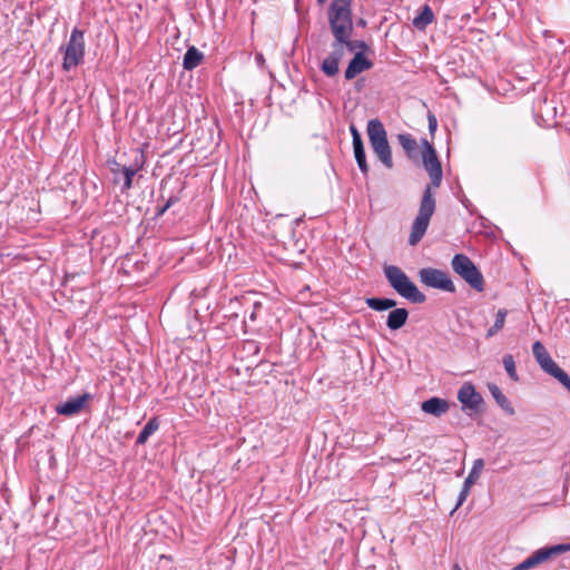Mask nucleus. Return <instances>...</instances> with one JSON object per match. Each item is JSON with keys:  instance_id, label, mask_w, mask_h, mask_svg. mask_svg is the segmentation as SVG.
<instances>
[{"instance_id": "obj_1", "label": "nucleus", "mask_w": 570, "mask_h": 570, "mask_svg": "<svg viewBox=\"0 0 570 570\" xmlns=\"http://www.w3.org/2000/svg\"><path fill=\"white\" fill-rule=\"evenodd\" d=\"M423 165L430 175L431 184L428 185L426 188L424 189L419 208V214L412 225V230L409 237V243L412 246L416 245L423 238L429 227L431 217L433 216L436 206L433 196V189L440 187L443 176L441 163L438 159L435 149L432 147V145L429 144L428 140H423Z\"/></svg>"}, {"instance_id": "obj_2", "label": "nucleus", "mask_w": 570, "mask_h": 570, "mask_svg": "<svg viewBox=\"0 0 570 570\" xmlns=\"http://www.w3.org/2000/svg\"><path fill=\"white\" fill-rule=\"evenodd\" d=\"M352 0H333L328 9V22L335 40L352 41Z\"/></svg>"}, {"instance_id": "obj_3", "label": "nucleus", "mask_w": 570, "mask_h": 570, "mask_svg": "<svg viewBox=\"0 0 570 570\" xmlns=\"http://www.w3.org/2000/svg\"><path fill=\"white\" fill-rule=\"evenodd\" d=\"M384 275L389 284L402 297L412 303H423L426 297L419 291L416 285L409 278V276L397 266L387 265L384 267Z\"/></svg>"}, {"instance_id": "obj_4", "label": "nucleus", "mask_w": 570, "mask_h": 570, "mask_svg": "<svg viewBox=\"0 0 570 570\" xmlns=\"http://www.w3.org/2000/svg\"><path fill=\"white\" fill-rule=\"evenodd\" d=\"M366 131L374 154L386 168H392V151L383 124L379 119H371L367 122Z\"/></svg>"}, {"instance_id": "obj_5", "label": "nucleus", "mask_w": 570, "mask_h": 570, "mask_svg": "<svg viewBox=\"0 0 570 570\" xmlns=\"http://www.w3.org/2000/svg\"><path fill=\"white\" fill-rule=\"evenodd\" d=\"M356 49H367L364 41H338L334 39L331 52L323 59L321 70L327 77H334L338 73L340 61L344 57L346 50L354 51Z\"/></svg>"}, {"instance_id": "obj_6", "label": "nucleus", "mask_w": 570, "mask_h": 570, "mask_svg": "<svg viewBox=\"0 0 570 570\" xmlns=\"http://www.w3.org/2000/svg\"><path fill=\"white\" fill-rule=\"evenodd\" d=\"M63 51L62 68L69 71L83 61L85 57V37L83 32L77 28L71 31L68 43L60 48Z\"/></svg>"}, {"instance_id": "obj_7", "label": "nucleus", "mask_w": 570, "mask_h": 570, "mask_svg": "<svg viewBox=\"0 0 570 570\" xmlns=\"http://www.w3.org/2000/svg\"><path fill=\"white\" fill-rule=\"evenodd\" d=\"M452 268L459 274L472 288L482 292L484 288L483 276L475 264L465 255L456 254L452 258Z\"/></svg>"}, {"instance_id": "obj_8", "label": "nucleus", "mask_w": 570, "mask_h": 570, "mask_svg": "<svg viewBox=\"0 0 570 570\" xmlns=\"http://www.w3.org/2000/svg\"><path fill=\"white\" fill-rule=\"evenodd\" d=\"M570 551V543H562L552 547H544L533 552L525 560L513 567L512 570H532L538 568L543 562L551 559L553 556Z\"/></svg>"}, {"instance_id": "obj_9", "label": "nucleus", "mask_w": 570, "mask_h": 570, "mask_svg": "<svg viewBox=\"0 0 570 570\" xmlns=\"http://www.w3.org/2000/svg\"><path fill=\"white\" fill-rule=\"evenodd\" d=\"M420 281L433 288L442 289L445 292L453 293L455 291V286L451 278L448 276L445 272H442L436 268H422L419 273Z\"/></svg>"}, {"instance_id": "obj_10", "label": "nucleus", "mask_w": 570, "mask_h": 570, "mask_svg": "<svg viewBox=\"0 0 570 570\" xmlns=\"http://www.w3.org/2000/svg\"><path fill=\"white\" fill-rule=\"evenodd\" d=\"M92 400L90 393H83L68 399L66 402L60 403L56 406V412L63 416H73L83 411L89 402Z\"/></svg>"}, {"instance_id": "obj_11", "label": "nucleus", "mask_w": 570, "mask_h": 570, "mask_svg": "<svg viewBox=\"0 0 570 570\" xmlns=\"http://www.w3.org/2000/svg\"><path fill=\"white\" fill-rule=\"evenodd\" d=\"M458 400L462 404V409L464 411H478L483 399L479 392H476L475 387L471 383H464L459 392Z\"/></svg>"}, {"instance_id": "obj_12", "label": "nucleus", "mask_w": 570, "mask_h": 570, "mask_svg": "<svg viewBox=\"0 0 570 570\" xmlns=\"http://www.w3.org/2000/svg\"><path fill=\"white\" fill-rule=\"evenodd\" d=\"M364 50L365 49H360L350 61L344 75L346 80H352L357 75L373 67V62L363 53Z\"/></svg>"}, {"instance_id": "obj_13", "label": "nucleus", "mask_w": 570, "mask_h": 570, "mask_svg": "<svg viewBox=\"0 0 570 570\" xmlns=\"http://www.w3.org/2000/svg\"><path fill=\"white\" fill-rule=\"evenodd\" d=\"M421 409L428 414L440 416L448 412L449 403L439 397H431L422 403Z\"/></svg>"}, {"instance_id": "obj_14", "label": "nucleus", "mask_w": 570, "mask_h": 570, "mask_svg": "<svg viewBox=\"0 0 570 570\" xmlns=\"http://www.w3.org/2000/svg\"><path fill=\"white\" fill-rule=\"evenodd\" d=\"M541 368L558 380L570 393V377L553 360L549 361Z\"/></svg>"}, {"instance_id": "obj_15", "label": "nucleus", "mask_w": 570, "mask_h": 570, "mask_svg": "<svg viewBox=\"0 0 570 570\" xmlns=\"http://www.w3.org/2000/svg\"><path fill=\"white\" fill-rule=\"evenodd\" d=\"M409 317V312L405 308H395L390 312L386 325L390 330L396 331L405 325Z\"/></svg>"}, {"instance_id": "obj_16", "label": "nucleus", "mask_w": 570, "mask_h": 570, "mask_svg": "<svg viewBox=\"0 0 570 570\" xmlns=\"http://www.w3.org/2000/svg\"><path fill=\"white\" fill-rule=\"evenodd\" d=\"M203 59V52H200L196 47H190L184 56L183 67L186 70H193L200 65Z\"/></svg>"}, {"instance_id": "obj_17", "label": "nucleus", "mask_w": 570, "mask_h": 570, "mask_svg": "<svg viewBox=\"0 0 570 570\" xmlns=\"http://www.w3.org/2000/svg\"><path fill=\"white\" fill-rule=\"evenodd\" d=\"M488 387H489V391H490L491 395L493 396V399L498 403V405L502 410H504L508 414H510V415L514 414V410H513L511 403L509 402L507 396L502 393L500 387L498 385L493 384V383L489 384Z\"/></svg>"}, {"instance_id": "obj_18", "label": "nucleus", "mask_w": 570, "mask_h": 570, "mask_svg": "<svg viewBox=\"0 0 570 570\" xmlns=\"http://www.w3.org/2000/svg\"><path fill=\"white\" fill-rule=\"evenodd\" d=\"M366 305L374 311H386L396 305V302L391 298H376L368 297L365 299Z\"/></svg>"}, {"instance_id": "obj_19", "label": "nucleus", "mask_w": 570, "mask_h": 570, "mask_svg": "<svg viewBox=\"0 0 570 570\" xmlns=\"http://www.w3.org/2000/svg\"><path fill=\"white\" fill-rule=\"evenodd\" d=\"M159 428V422L156 417H153L150 419L146 425L144 426V429L141 430V432L139 433L138 438H137V444H145L149 436L151 434H154Z\"/></svg>"}, {"instance_id": "obj_20", "label": "nucleus", "mask_w": 570, "mask_h": 570, "mask_svg": "<svg viewBox=\"0 0 570 570\" xmlns=\"http://www.w3.org/2000/svg\"><path fill=\"white\" fill-rule=\"evenodd\" d=\"M532 352L540 367H542L544 364L552 360L544 345L539 341L533 343Z\"/></svg>"}, {"instance_id": "obj_21", "label": "nucleus", "mask_w": 570, "mask_h": 570, "mask_svg": "<svg viewBox=\"0 0 570 570\" xmlns=\"http://www.w3.org/2000/svg\"><path fill=\"white\" fill-rule=\"evenodd\" d=\"M434 14L429 6H424L422 12L413 19V24L417 29H424L433 21Z\"/></svg>"}, {"instance_id": "obj_22", "label": "nucleus", "mask_w": 570, "mask_h": 570, "mask_svg": "<svg viewBox=\"0 0 570 570\" xmlns=\"http://www.w3.org/2000/svg\"><path fill=\"white\" fill-rule=\"evenodd\" d=\"M507 315H508L507 309H499L497 312L494 324L487 332L488 338L494 336L498 332H500L504 327Z\"/></svg>"}, {"instance_id": "obj_23", "label": "nucleus", "mask_w": 570, "mask_h": 570, "mask_svg": "<svg viewBox=\"0 0 570 570\" xmlns=\"http://www.w3.org/2000/svg\"><path fill=\"white\" fill-rule=\"evenodd\" d=\"M483 468H484L483 459H476L473 462V466H472L468 478L464 480V483H466L468 487H472L480 478V475L483 471Z\"/></svg>"}, {"instance_id": "obj_24", "label": "nucleus", "mask_w": 570, "mask_h": 570, "mask_svg": "<svg viewBox=\"0 0 570 570\" xmlns=\"http://www.w3.org/2000/svg\"><path fill=\"white\" fill-rule=\"evenodd\" d=\"M397 139L405 153L412 157L417 148L416 140L409 134H400Z\"/></svg>"}, {"instance_id": "obj_25", "label": "nucleus", "mask_w": 570, "mask_h": 570, "mask_svg": "<svg viewBox=\"0 0 570 570\" xmlns=\"http://www.w3.org/2000/svg\"><path fill=\"white\" fill-rule=\"evenodd\" d=\"M353 149H354V156H355L356 163H357L361 171L363 174H367L368 173V165L366 163V157H365V150H364L363 142L354 145Z\"/></svg>"}, {"instance_id": "obj_26", "label": "nucleus", "mask_w": 570, "mask_h": 570, "mask_svg": "<svg viewBox=\"0 0 570 570\" xmlns=\"http://www.w3.org/2000/svg\"><path fill=\"white\" fill-rule=\"evenodd\" d=\"M502 363L510 379L514 382L519 381V375L517 372V366L513 356L511 354L504 355Z\"/></svg>"}, {"instance_id": "obj_27", "label": "nucleus", "mask_w": 570, "mask_h": 570, "mask_svg": "<svg viewBox=\"0 0 570 570\" xmlns=\"http://www.w3.org/2000/svg\"><path fill=\"white\" fill-rule=\"evenodd\" d=\"M141 165L136 166H122L121 174L124 175V188H131L132 177L136 175Z\"/></svg>"}, {"instance_id": "obj_28", "label": "nucleus", "mask_w": 570, "mask_h": 570, "mask_svg": "<svg viewBox=\"0 0 570 570\" xmlns=\"http://www.w3.org/2000/svg\"><path fill=\"white\" fill-rule=\"evenodd\" d=\"M471 488L472 487H468L466 483H463L462 490H461V492L459 494V498H458V502H456L452 513L454 511H456L464 503V501L466 500V498L470 494Z\"/></svg>"}, {"instance_id": "obj_29", "label": "nucleus", "mask_w": 570, "mask_h": 570, "mask_svg": "<svg viewBox=\"0 0 570 570\" xmlns=\"http://www.w3.org/2000/svg\"><path fill=\"white\" fill-rule=\"evenodd\" d=\"M350 131H351L352 139H353V146L363 142L362 138H361V135H360L358 130L356 129V127L354 125H352L350 127Z\"/></svg>"}, {"instance_id": "obj_30", "label": "nucleus", "mask_w": 570, "mask_h": 570, "mask_svg": "<svg viewBox=\"0 0 570 570\" xmlns=\"http://www.w3.org/2000/svg\"><path fill=\"white\" fill-rule=\"evenodd\" d=\"M438 121L434 115H429V129L431 132L435 131Z\"/></svg>"}, {"instance_id": "obj_31", "label": "nucleus", "mask_w": 570, "mask_h": 570, "mask_svg": "<svg viewBox=\"0 0 570 570\" xmlns=\"http://www.w3.org/2000/svg\"><path fill=\"white\" fill-rule=\"evenodd\" d=\"M453 570H462V569H461V567H460L459 564H455V566L453 567Z\"/></svg>"}, {"instance_id": "obj_32", "label": "nucleus", "mask_w": 570, "mask_h": 570, "mask_svg": "<svg viewBox=\"0 0 570 570\" xmlns=\"http://www.w3.org/2000/svg\"><path fill=\"white\" fill-rule=\"evenodd\" d=\"M249 318H250L252 321H254V320H255V313H254V312L250 314Z\"/></svg>"}, {"instance_id": "obj_33", "label": "nucleus", "mask_w": 570, "mask_h": 570, "mask_svg": "<svg viewBox=\"0 0 570 570\" xmlns=\"http://www.w3.org/2000/svg\"><path fill=\"white\" fill-rule=\"evenodd\" d=\"M326 0H317L318 3H324Z\"/></svg>"}]
</instances>
